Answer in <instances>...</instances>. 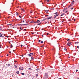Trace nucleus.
Instances as JSON below:
<instances>
[{
  "mask_svg": "<svg viewBox=\"0 0 79 79\" xmlns=\"http://www.w3.org/2000/svg\"><path fill=\"white\" fill-rule=\"evenodd\" d=\"M63 15H64V13H63L62 15H61L60 16H63Z\"/></svg>",
  "mask_w": 79,
  "mask_h": 79,
  "instance_id": "obj_6",
  "label": "nucleus"
},
{
  "mask_svg": "<svg viewBox=\"0 0 79 79\" xmlns=\"http://www.w3.org/2000/svg\"><path fill=\"white\" fill-rule=\"evenodd\" d=\"M74 1H72V3L71 4V5H73V4H74Z\"/></svg>",
  "mask_w": 79,
  "mask_h": 79,
  "instance_id": "obj_3",
  "label": "nucleus"
},
{
  "mask_svg": "<svg viewBox=\"0 0 79 79\" xmlns=\"http://www.w3.org/2000/svg\"><path fill=\"white\" fill-rule=\"evenodd\" d=\"M22 57H23V55H22Z\"/></svg>",
  "mask_w": 79,
  "mask_h": 79,
  "instance_id": "obj_55",
  "label": "nucleus"
},
{
  "mask_svg": "<svg viewBox=\"0 0 79 79\" xmlns=\"http://www.w3.org/2000/svg\"><path fill=\"white\" fill-rule=\"evenodd\" d=\"M31 60H34V58L33 57H31Z\"/></svg>",
  "mask_w": 79,
  "mask_h": 79,
  "instance_id": "obj_4",
  "label": "nucleus"
},
{
  "mask_svg": "<svg viewBox=\"0 0 79 79\" xmlns=\"http://www.w3.org/2000/svg\"><path fill=\"white\" fill-rule=\"evenodd\" d=\"M0 34L1 35V33L0 32Z\"/></svg>",
  "mask_w": 79,
  "mask_h": 79,
  "instance_id": "obj_56",
  "label": "nucleus"
},
{
  "mask_svg": "<svg viewBox=\"0 0 79 79\" xmlns=\"http://www.w3.org/2000/svg\"><path fill=\"white\" fill-rule=\"evenodd\" d=\"M6 56H8V54H7V55H6Z\"/></svg>",
  "mask_w": 79,
  "mask_h": 79,
  "instance_id": "obj_42",
  "label": "nucleus"
},
{
  "mask_svg": "<svg viewBox=\"0 0 79 79\" xmlns=\"http://www.w3.org/2000/svg\"><path fill=\"white\" fill-rule=\"evenodd\" d=\"M8 66H10V64H8Z\"/></svg>",
  "mask_w": 79,
  "mask_h": 79,
  "instance_id": "obj_32",
  "label": "nucleus"
},
{
  "mask_svg": "<svg viewBox=\"0 0 79 79\" xmlns=\"http://www.w3.org/2000/svg\"><path fill=\"white\" fill-rule=\"evenodd\" d=\"M19 71H17V72H16V73L17 74H19Z\"/></svg>",
  "mask_w": 79,
  "mask_h": 79,
  "instance_id": "obj_13",
  "label": "nucleus"
},
{
  "mask_svg": "<svg viewBox=\"0 0 79 79\" xmlns=\"http://www.w3.org/2000/svg\"><path fill=\"white\" fill-rule=\"evenodd\" d=\"M75 44H79V41H78L77 42H75Z\"/></svg>",
  "mask_w": 79,
  "mask_h": 79,
  "instance_id": "obj_5",
  "label": "nucleus"
},
{
  "mask_svg": "<svg viewBox=\"0 0 79 79\" xmlns=\"http://www.w3.org/2000/svg\"><path fill=\"white\" fill-rule=\"evenodd\" d=\"M21 47H23V45H22V44L21 45Z\"/></svg>",
  "mask_w": 79,
  "mask_h": 79,
  "instance_id": "obj_37",
  "label": "nucleus"
},
{
  "mask_svg": "<svg viewBox=\"0 0 79 79\" xmlns=\"http://www.w3.org/2000/svg\"><path fill=\"white\" fill-rule=\"evenodd\" d=\"M26 29H25L23 30V31H26Z\"/></svg>",
  "mask_w": 79,
  "mask_h": 79,
  "instance_id": "obj_40",
  "label": "nucleus"
},
{
  "mask_svg": "<svg viewBox=\"0 0 79 79\" xmlns=\"http://www.w3.org/2000/svg\"><path fill=\"white\" fill-rule=\"evenodd\" d=\"M15 68H17L18 66H16V65H15Z\"/></svg>",
  "mask_w": 79,
  "mask_h": 79,
  "instance_id": "obj_15",
  "label": "nucleus"
},
{
  "mask_svg": "<svg viewBox=\"0 0 79 79\" xmlns=\"http://www.w3.org/2000/svg\"><path fill=\"white\" fill-rule=\"evenodd\" d=\"M30 54H31V55H34V53H30Z\"/></svg>",
  "mask_w": 79,
  "mask_h": 79,
  "instance_id": "obj_22",
  "label": "nucleus"
},
{
  "mask_svg": "<svg viewBox=\"0 0 79 79\" xmlns=\"http://www.w3.org/2000/svg\"><path fill=\"white\" fill-rule=\"evenodd\" d=\"M45 11H46V12H47V11H48V10H45Z\"/></svg>",
  "mask_w": 79,
  "mask_h": 79,
  "instance_id": "obj_27",
  "label": "nucleus"
},
{
  "mask_svg": "<svg viewBox=\"0 0 79 79\" xmlns=\"http://www.w3.org/2000/svg\"><path fill=\"white\" fill-rule=\"evenodd\" d=\"M71 20H69V21H71Z\"/></svg>",
  "mask_w": 79,
  "mask_h": 79,
  "instance_id": "obj_46",
  "label": "nucleus"
},
{
  "mask_svg": "<svg viewBox=\"0 0 79 79\" xmlns=\"http://www.w3.org/2000/svg\"><path fill=\"white\" fill-rule=\"evenodd\" d=\"M69 40H70V39H69L67 40V41H69Z\"/></svg>",
  "mask_w": 79,
  "mask_h": 79,
  "instance_id": "obj_24",
  "label": "nucleus"
},
{
  "mask_svg": "<svg viewBox=\"0 0 79 79\" xmlns=\"http://www.w3.org/2000/svg\"><path fill=\"white\" fill-rule=\"evenodd\" d=\"M68 58H70V57L69 56Z\"/></svg>",
  "mask_w": 79,
  "mask_h": 79,
  "instance_id": "obj_50",
  "label": "nucleus"
},
{
  "mask_svg": "<svg viewBox=\"0 0 79 79\" xmlns=\"http://www.w3.org/2000/svg\"><path fill=\"white\" fill-rule=\"evenodd\" d=\"M55 15H56V16H58L59 15V14H56Z\"/></svg>",
  "mask_w": 79,
  "mask_h": 79,
  "instance_id": "obj_8",
  "label": "nucleus"
},
{
  "mask_svg": "<svg viewBox=\"0 0 79 79\" xmlns=\"http://www.w3.org/2000/svg\"><path fill=\"white\" fill-rule=\"evenodd\" d=\"M67 12H68V11H66V13H67Z\"/></svg>",
  "mask_w": 79,
  "mask_h": 79,
  "instance_id": "obj_45",
  "label": "nucleus"
},
{
  "mask_svg": "<svg viewBox=\"0 0 79 79\" xmlns=\"http://www.w3.org/2000/svg\"><path fill=\"white\" fill-rule=\"evenodd\" d=\"M13 47V45L12 44L10 45V48H12Z\"/></svg>",
  "mask_w": 79,
  "mask_h": 79,
  "instance_id": "obj_12",
  "label": "nucleus"
},
{
  "mask_svg": "<svg viewBox=\"0 0 79 79\" xmlns=\"http://www.w3.org/2000/svg\"><path fill=\"white\" fill-rule=\"evenodd\" d=\"M29 69L31 70H32V69H31V68H29Z\"/></svg>",
  "mask_w": 79,
  "mask_h": 79,
  "instance_id": "obj_21",
  "label": "nucleus"
},
{
  "mask_svg": "<svg viewBox=\"0 0 79 79\" xmlns=\"http://www.w3.org/2000/svg\"><path fill=\"white\" fill-rule=\"evenodd\" d=\"M21 74H22V75H24V73H21Z\"/></svg>",
  "mask_w": 79,
  "mask_h": 79,
  "instance_id": "obj_18",
  "label": "nucleus"
},
{
  "mask_svg": "<svg viewBox=\"0 0 79 79\" xmlns=\"http://www.w3.org/2000/svg\"><path fill=\"white\" fill-rule=\"evenodd\" d=\"M19 18H21V16H19Z\"/></svg>",
  "mask_w": 79,
  "mask_h": 79,
  "instance_id": "obj_34",
  "label": "nucleus"
},
{
  "mask_svg": "<svg viewBox=\"0 0 79 79\" xmlns=\"http://www.w3.org/2000/svg\"><path fill=\"white\" fill-rule=\"evenodd\" d=\"M39 76V74H36V77H38Z\"/></svg>",
  "mask_w": 79,
  "mask_h": 79,
  "instance_id": "obj_16",
  "label": "nucleus"
},
{
  "mask_svg": "<svg viewBox=\"0 0 79 79\" xmlns=\"http://www.w3.org/2000/svg\"><path fill=\"white\" fill-rule=\"evenodd\" d=\"M64 50L65 51H66L67 50V49H66V48H65L64 49Z\"/></svg>",
  "mask_w": 79,
  "mask_h": 79,
  "instance_id": "obj_17",
  "label": "nucleus"
},
{
  "mask_svg": "<svg viewBox=\"0 0 79 79\" xmlns=\"http://www.w3.org/2000/svg\"><path fill=\"white\" fill-rule=\"evenodd\" d=\"M23 23H24V21H23Z\"/></svg>",
  "mask_w": 79,
  "mask_h": 79,
  "instance_id": "obj_48",
  "label": "nucleus"
},
{
  "mask_svg": "<svg viewBox=\"0 0 79 79\" xmlns=\"http://www.w3.org/2000/svg\"><path fill=\"white\" fill-rule=\"evenodd\" d=\"M32 34H34V33H32Z\"/></svg>",
  "mask_w": 79,
  "mask_h": 79,
  "instance_id": "obj_53",
  "label": "nucleus"
},
{
  "mask_svg": "<svg viewBox=\"0 0 79 79\" xmlns=\"http://www.w3.org/2000/svg\"><path fill=\"white\" fill-rule=\"evenodd\" d=\"M43 47V46H41V47Z\"/></svg>",
  "mask_w": 79,
  "mask_h": 79,
  "instance_id": "obj_47",
  "label": "nucleus"
},
{
  "mask_svg": "<svg viewBox=\"0 0 79 79\" xmlns=\"http://www.w3.org/2000/svg\"><path fill=\"white\" fill-rule=\"evenodd\" d=\"M70 6H69V7H70Z\"/></svg>",
  "mask_w": 79,
  "mask_h": 79,
  "instance_id": "obj_51",
  "label": "nucleus"
},
{
  "mask_svg": "<svg viewBox=\"0 0 79 79\" xmlns=\"http://www.w3.org/2000/svg\"><path fill=\"white\" fill-rule=\"evenodd\" d=\"M9 44H11V43H10V42H9Z\"/></svg>",
  "mask_w": 79,
  "mask_h": 79,
  "instance_id": "obj_54",
  "label": "nucleus"
},
{
  "mask_svg": "<svg viewBox=\"0 0 79 79\" xmlns=\"http://www.w3.org/2000/svg\"><path fill=\"white\" fill-rule=\"evenodd\" d=\"M6 37H7V38H8V37H9V36H7Z\"/></svg>",
  "mask_w": 79,
  "mask_h": 79,
  "instance_id": "obj_31",
  "label": "nucleus"
},
{
  "mask_svg": "<svg viewBox=\"0 0 79 79\" xmlns=\"http://www.w3.org/2000/svg\"><path fill=\"white\" fill-rule=\"evenodd\" d=\"M36 71H38V70H39V69H36Z\"/></svg>",
  "mask_w": 79,
  "mask_h": 79,
  "instance_id": "obj_30",
  "label": "nucleus"
},
{
  "mask_svg": "<svg viewBox=\"0 0 79 79\" xmlns=\"http://www.w3.org/2000/svg\"><path fill=\"white\" fill-rule=\"evenodd\" d=\"M2 37V34H1V35H0V37Z\"/></svg>",
  "mask_w": 79,
  "mask_h": 79,
  "instance_id": "obj_23",
  "label": "nucleus"
},
{
  "mask_svg": "<svg viewBox=\"0 0 79 79\" xmlns=\"http://www.w3.org/2000/svg\"><path fill=\"white\" fill-rule=\"evenodd\" d=\"M0 48H2V47L0 46Z\"/></svg>",
  "mask_w": 79,
  "mask_h": 79,
  "instance_id": "obj_52",
  "label": "nucleus"
},
{
  "mask_svg": "<svg viewBox=\"0 0 79 79\" xmlns=\"http://www.w3.org/2000/svg\"><path fill=\"white\" fill-rule=\"evenodd\" d=\"M52 18V16H51V17H50L48 18V19H51V18Z\"/></svg>",
  "mask_w": 79,
  "mask_h": 79,
  "instance_id": "obj_7",
  "label": "nucleus"
},
{
  "mask_svg": "<svg viewBox=\"0 0 79 79\" xmlns=\"http://www.w3.org/2000/svg\"><path fill=\"white\" fill-rule=\"evenodd\" d=\"M30 23H35V22H34V21H31Z\"/></svg>",
  "mask_w": 79,
  "mask_h": 79,
  "instance_id": "obj_10",
  "label": "nucleus"
},
{
  "mask_svg": "<svg viewBox=\"0 0 79 79\" xmlns=\"http://www.w3.org/2000/svg\"><path fill=\"white\" fill-rule=\"evenodd\" d=\"M55 14H56H56H58V13H57V12H56V13H55Z\"/></svg>",
  "mask_w": 79,
  "mask_h": 79,
  "instance_id": "obj_33",
  "label": "nucleus"
},
{
  "mask_svg": "<svg viewBox=\"0 0 79 79\" xmlns=\"http://www.w3.org/2000/svg\"><path fill=\"white\" fill-rule=\"evenodd\" d=\"M78 71V70L77 69L76 70V72H77Z\"/></svg>",
  "mask_w": 79,
  "mask_h": 79,
  "instance_id": "obj_26",
  "label": "nucleus"
},
{
  "mask_svg": "<svg viewBox=\"0 0 79 79\" xmlns=\"http://www.w3.org/2000/svg\"><path fill=\"white\" fill-rule=\"evenodd\" d=\"M67 45L68 46H70V45H71V43H69V42H68Z\"/></svg>",
  "mask_w": 79,
  "mask_h": 79,
  "instance_id": "obj_2",
  "label": "nucleus"
},
{
  "mask_svg": "<svg viewBox=\"0 0 79 79\" xmlns=\"http://www.w3.org/2000/svg\"><path fill=\"white\" fill-rule=\"evenodd\" d=\"M22 10H23V9H22Z\"/></svg>",
  "mask_w": 79,
  "mask_h": 79,
  "instance_id": "obj_57",
  "label": "nucleus"
},
{
  "mask_svg": "<svg viewBox=\"0 0 79 79\" xmlns=\"http://www.w3.org/2000/svg\"><path fill=\"white\" fill-rule=\"evenodd\" d=\"M40 43H41V44H43V43H44V42H43V41H42L40 42Z\"/></svg>",
  "mask_w": 79,
  "mask_h": 79,
  "instance_id": "obj_20",
  "label": "nucleus"
},
{
  "mask_svg": "<svg viewBox=\"0 0 79 79\" xmlns=\"http://www.w3.org/2000/svg\"><path fill=\"white\" fill-rule=\"evenodd\" d=\"M77 48H79V46H77Z\"/></svg>",
  "mask_w": 79,
  "mask_h": 79,
  "instance_id": "obj_29",
  "label": "nucleus"
},
{
  "mask_svg": "<svg viewBox=\"0 0 79 79\" xmlns=\"http://www.w3.org/2000/svg\"><path fill=\"white\" fill-rule=\"evenodd\" d=\"M49 34L48 33H47V35H48Z\"/></svg>",
  "mask_w": 79,
  "mask_h": 79,
  "instance_id": "obj_38",
  "label": "nucleus"
},
{
  "mask_svg": "<svg viewBox=\"0 0 79 79\" xmlns=\"http://www.w3.org/2000/svg\"><path fill=\"white\" fill-rule=\"evenodd\" d=\"M47 2H49V0H48L47 1Z\"/></svg>",
  "mask_w": 79,
  "mask_h": 79,
  "instance_id": "obj_43",
  "label": "nucleus"
},
{
  "mask_svg": "<svg viewBox=\"0 0 79 79\" xmlns=\"http://www.w3.org/2000/svg\"><path fill=\"white\" fill-rule=\"evenodd\" d=\"M18 15H19V14L18 13L17 14H16L17 16H18Z\"/></svg>",
  "mask_w": 79,
  "mask_h": 79,
  "instance_id": "obj_28",
  "label": "nucleus"
},
{
  "mask_svg": "<svg viewBox=\"0 0 79 79\" xmlns=\"http://www.w3.org/2000/svg\"><path fill=\"white\" fill-rule=\"evenodd\" d=\"M73 7H72L71 8V10H73Z\"/></svg>",
  "mask_w": 79,
  "mask_h": 79,
  "instance_id": "obj_36",
  "label": "nucleus"
},
{
  "mask_svg": "<svg viewBox=\"0 0 79 79\" xmlns=\"http://www.w3.org/2000/svg\"><path fill=\"white\" fill-rule=\"evenodd\" d=\"M9 53H10L11 52L10 51L9 52Z\"/></svg>",
  "mask_w": 79,
  "mask_h": 79,
  "instance_id": "obj_44",
  "label": "nucleus"
},
{
  "mask_svg": "<svg viewBox=\"0 0 79 79\" xmlns=\"http://www.w3.org/2000/svg\"><path fill=\"white\" fill-rule=\"evenodd\" d=\"M40 22V21L39 20H37V21L34 22V23L35 24V23H39Z\"/></svg>",
  "mask_w": 79,
  "mask_h": 79,
  "instance_id": "obj_1",
  "label": "nucleus"
},
{
  "mask_svg": "<svg viewBox=\"0 0 79 79\" xmlns=\"http://www.w3.org/2000/svg\"><path fill=\"white\" fill-rule=\"evenodd\" d=\"M40 40H39V41H38V42H40Z\"/></svg>",
  "mask_w": 79,
  "mask_h": 79,
  "instance_id": "obj_39",
  "label": "nucleus"
},
{
  "mask_svg": "<svg viewBox=\"0 0 79 79\" xmlns=\"http://www.w3.org/2000/svg\"><path fill=\"white\" fill-rule=\"evenodd\" d=\"M56 18V15L54 16V18Z\"/></svg>",
  "mask_w": 79,
  "mask_h": 79,
  "instance_id": "obj_9",
  "label": "nucleus"
},
{
  "mask_svg": "<svg viewBox=\"0 0 79 79\" xmlns=\"http://www.w3.org/2000/svg\"><path fill=\"white\" fill-rule=\"evenodd\" d=\"M42 37H44V35H42Z\"/></svg>",
  "mask_w": 79,
  "mask_h": 79,
  "instance_id": "obj_49",
  "label": "nucleus"
},
{
  "mask_svg": "<svg viewBox=\"0 0 79 79\" xmlns=\"http://www.w3.org/2000/svg\"><path fill=\"white\" fill-rule=\"evenodd\" d=\"M45 76H48V74L47 73H45Z\"/></svg>",
  "mask_w": 79,
  "mask_h": 79,
  "instance_id": "obj_11",
  "label": "nucleus"
},
{
  "mask_svg": "<svg viewBox=\"0 0 79 79\" xmlns=\"http://www.w3.org/2000/svg\"><path fill=\"white\" fill-rule=\"evenodd\" d=\"M20 29H21V30H23V28L21 27H20Z\"/></svg>",
  "mask_w": 79,
  "mask_h": 79,
  "instance_id": "obj_14",
  "label": "nucleus"
},
{
  "mask_svg": "<svg viewBox=\"0 0 79 79\" xmlns=\"http://www.w3.org/2000/svg\"><path fill=\"white\" fill-rule=\"evenodd\" d=\"M19 69L20 70H21V67H19Z\"/></svg>",
  "mask_w": 79,
  "mask_h": 79,
  "instance_id": "obj_41",
  "label": "nucleus"
},
{
  "mask_svg": "<svg viewBox=\"0 0 79 79\" xmlns=\"http://www.w3.org/2000/svg\"><path fill=\"white\" fill-rule=\"evenodd\" d=\"M40 23H38V24H37V25H40Z\"/></svg>",
  "mask_w": 79,
  "mask_h": 79,
  "instance_id": "obj_35",
  "label": "nucleus"
},
{
  "mask_svg": "<svg viewBox=\"0 0 79 79\" xmlns=\"http://www.w3.org/2000/svg\"><path fill=\"white\" fill-rule=\"evenodd\" d=\"M28 56H31V54H28Z\"/></svg>",
  "mask_w": 79,
  "mask_h": 79,
  "instance_id": "obj_19",
  "label": "nucleus"
},
{
  "mask_svg": "<svg viewBox=\"0 0 79 79\" xmlns=\"http://www.w3.org/2000/svg\"><path fill=\"white\" fill-rule=\"evenodd\" d=\"M24 68H23V67H22V69H21V70H23V69Z\"/></svg>",
  "mask_w": 79,
  "mask_h": 79,
  "instance_id": "obj_25",
  "label": "nucleus"
}]
</instances>
